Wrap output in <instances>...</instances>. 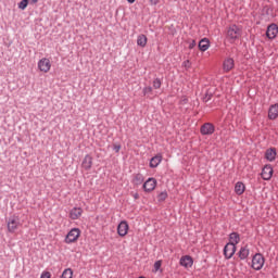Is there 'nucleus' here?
Returning a JSON list of instances; mask_svg holds the SVG:
<instances>
[{
    "instance_id": "58836bf2",
    "label": "nucleus",
    "mask_w": 278,
    "mask_h": 278,
    "mask_svg": "<svg viewBox=\"0 0 278 278\" xmlns=\"http://www.w3.org/2000/svg\"><path fill=\"white\" fill-rule=\"evenodd\" d=\"M205 101H210V98H206Z\"/></svg>"
},
{
    "instance_id": "7ed1b4c3",
    "label": "nucleus",
    "mask_w": 278,
    "mask_h": 278,
    "mask_svg": "<svg viewBox=\"0 0 278 278\" xmlns=\"http://www.w3.org/2000/svg\"><path fill=\"white\" fill-rule=\"evenodd\" d=\"M18 227H21V218L16 215L11 216L8 220V231L14 233Z\"/></svg>"
},
{
    "instance_id": "ddd939ff",
    "label": "nucleus",
    "mask_w": 278,
    "mask_h": 278,
    "mask_svg": "<svg viewBox=\"0 0 278 278\" xmlns=\"http://www.w3.org/2000/svg\"><path fill=\"white\" fill-rule=\"evenodd\" d=\"M277 117H278V103L270 105L268 110L269 121H276Z\"/></svg>"
},
{
    "instance_id": "a878e982",
    "label": "nucleus",
    "mask_w": 278,
    "mask_h": 278,
    "mask_svg": "<svg viewBox=\"0 0 278 278\" xmlns=\"http://www.w3.org/2000/svg\"><path fill=\"white\" fill-rule=\"evenodd\" d=\"M153 88L155 90H160V88H162V80H160V78L153 80Z\"/></svg>"
},
{
    "instance_id": "bb28decb",
    "label": "nucleus",
    "mask_w": 278,
    "mask_h": 278,
    "mask_svg": "<svg viewBox=\"0 0 278 278\" xmlns=\"http://www.w3.org/2000/svg\"><path fill=\"white\" fill-rule=\"evenodd\" d=\"M165 199H168V193L166 191H163L157 195V200L160 202L164 201Z\"/></svg>"
},
{
    "instance_id": "f704fd0d",
    "label": "nucleus",
    "mask_w": 278,
    "mask_h": 278,
    "mask_svg": "<svg viewBox=\"0 0 278 278\" xmlns=\"http://www.w3.org/2000/svg\"><path fill=\"white\" fill-rule=\"evenodd\" d=\"M114 151H115V153H118V151H121V146L115 144L114 146Z\"/></svg>"
},
{
    "instance_id": "f3484780",
    "label": "nucleus",
    "mask_w": 278,
    "mask_h": 278,
    "mask_svg": "<svg viewBox=\"0 0 278 278\" xmlns=\"http://www.w3.org/2000/svg\"><path fill=\"white\" fill-rule=\"evenodd\" d=\"M162 164V154H157L150 161V168H157Z\"/></svg>"
},
{
    "instance_id": "423d86ee",
    "label": "nucleus",
    "mask_w": 278,
    "mask_h": 278,
    "mask_svg": "<svg viewBox=\"0 0 278 278\" xmlns=\"http://www.w3.org/2000/svg\"><path fill=\"white\" fill-rule=\"evenodd\" d=\"M117 233L121 238H125L129 233V224L127 220H122L117 226Z\"/></svg>"
},
{
    "instance_id": "6e6552de",
    "label": "nucleus",
    "mask_w": 278,
    "mask_h": 278,
    "mask_svg": "<svg viewBox=\"0 0 278 278\" xmlns=\"http://www.w3.org/2000/svg\"><path fill=\"white\" fill-rule=\"evenodd\" d=\"M236 254V245L232 243H227L224 248V255L226 260H231Z\"/></svg>"
},
{
    "instance_id": "5701e85b",
    "label": "nucleus",
    "mask_w": 278,
    "mask_h": 278,
    "mask_svg": "<svg viewBox=\"0 0 278 278\" xmlns=\"http://www.w3.org/2000/svg\"><path fill=\"white\" fill-rule=\"evenodd\" d=\"M147 37L144 35H139L138 38H137V45L138 47H147Z\"/></svg>"
},
{
    "instance_id": "1a4fd4ad",
    "label": "nucleus",
    "mask_w": 278,
    "mask_h": 278,
    "mask_svg": "<svg viewBox=\"0 0 278 278\" xmlns=\"http://www.w3.org/2000/svg\"><path fill=\"white\" fill-rule=\"evenodd\" d=\"M157 186V180L155 178H149L144 184H143V190L144 192H153Z\"/></svg>"
},
{
    "instance_id": "aec40b11",
    "label": "nucleus",
    "mask_w": 278,
    "mask_h": 278,
    "mask_svg": "<svg viewBox=\"0 0 278 278\" xmlns=\"http://www.w3.org/2000/svg\"><path fill=\"white\" fill-rule=\"evenodd\" d=\"M239 243H240V235H238L237 232L230 233L228 244H233L236 247V244H239Z\"/></svg>"
},
{
    "instance_id": "e433bc0d",
    "label": "nucleus",
    "mask_w": 278,
    "mask_h": 278,
    "mask_svg": "<svg viewBox=\"0 0 278 278\" xmlns=\"http://www.w3.org/2000/svg\"><path fill=\"white\" fill-rule=\"evenodd\" d=\"M134 198H135V199H138V198H139L138 193H135Z\"/></svg>"
},
{
    "instance_id": "f03ea898",
    "label": "nucleus",
    "mask_w": 278,
    "mask_h": 278,
    "mask_svg": "<svg viewBox=\"0 0 278 278\" xmlns=\"http://www.w3.org/2000/svg\"><path fill=\"white\" fill-rule=\"evenodd\" d=\"M80 236H81V230H79V228H73L67 233V236L65 238V243L73 244V242H77V240H79Z\"/></svg>"
},
{
    "instance_id": "c85d7f7f",
    "label": "nucleus",
    "mask_w": 278,
    "mask_h": 278,
    "mask_svg": "<svg viewBox=\"0 0 278 278\" xmlns=\"http://www.w3.org/2000/svg\"><path fill=\"white\" fill-rule=\"evenodd\" d=\"M135 184H142V175L137 174L134 179Z\"/></svg>"
},
{
    "instance_id": "2f4dec72",
    "label": "nucleus",
    "mask_w": 278,
    "mask_h": 278,
    "mask_svg": "<svg viewBox=\"0 0 278 278\" xmlns=\"http://www.w3.org/2000/svg\"><path fill=\"white\" fill-rule=\"evenodd\" d=\"M40 278H51V273L49 271H43L40 276Z\"/></svg>"
},
{
    "instance_id": "f257e3e1",
    "label": "nucleus",
    "mask_w": 278,
    "mask_h": 278,
    "mask_svg": "<svg viewBox=\"0 0 278 278\" xmlns=\"http://www.w3.org/2000/svg\"><path fill=\"white\" fill-rule=\"evenodd\" d=\"M242 36V28H240L237 25H231L230 27H228L227 29V34H226V40H228V42H231L233 45V42H236L237 40H239V38Z\"/></svg>"
},
{
    "instance_id": "6ab92c4d",
    "label": "nucleus",
    "mask_w": 278,
    "mask_h": 278,
    "mask_svg": "<svg viewBox=\"0 0 278 278\" xmlns=\"http://www.w3.org/2000/svg\"><path fill=\"white\" fill-rule=\"evenodd\" d=\"M244 190H247V187L242 182L238 181L235 186L236 194L240 197L241 194H244Z\"/></svg>"
},
{
    "instance_id": "c756f323",
    "label": "nucleus",
    "mask_w": 278,
    "mask_h": 278,
    "mask_svg": "<svg viewBox=\"0 0 278 278\" xmlns=\"http://www.w3.org/2000/svg\"><path fill=\"white\" fill-rule=\"evenodd\" d=\"M153 92V88L151 87H144L143 88V94L147 96V94H151Z\"/></svg>"
},
{
    "instance_id": "cd10ccee",
    "label": "nucleus",
    "mask_w": 278,
    "mask_h": 278,
    "mask_svg": "<svg viewBox=\"0 0 278 278\" xmlns=\"http://www.w3.org/2000/svg\"><path fill=\"white\" fill-rule=\"evenodd\" d=\"M153 273H157L162 268V261H156L153 266Z\"/></svg>"
},
{
    "instance_id": "0eeeda50",
    "label": "nucleus",
    "mask_w": 278,
    "mask_h": 278,
    "mask_svg": "<svg viewBox=\"0 0 278 278\" xmlns=\"http://www.w3.org/2000/svg\"><path fill=\"white\" fill-rule=\"evenodd\" d=\"M214 131H216V128L213 126L212 123H205L200 128V134H202V136H212Z\"/></svg>"
},
{
    "instance_id": "9d476101",
    "label": "nucleus",
    "mask_w": 278,
    "mask_h": 278,
    "mask_svg": "<svg viewBox=\"0 0 278 278\" xmlns=\"http://www.w3.org/2000/svg\"><path fill=\"white\" fill-rule=\"evenodd\" d=\"M277 34H278L277 24H270L267 27V31H266L267 38H269V40H273V39L277 38Z\"/></svg>"
},
{
    "instance_id": "4be33fe9",
    "label": "nucleus",
    "mask_w": 278,
    "mask_h": 278,
    "mask_svg": "<svg viewBox=\"0 0 278 278\" xmlns=\"http://www.w3.org/2000/svg\"><path fill=\"white\" fill-rule=\"evenodd\" d=\"M249 248L248 247H243L240 249L239 251V257L240 260H247V257H249Z\"/></svg>"
},
{
    "instance_id": "473e14b6",
    "label": "nucleus",
    "mask_w": 278,
    "mask_h": 278,
    "mask_svg": "<svg viewBox=\"0 0 278 278\" xmlns=\"http://www.w3.org/2000/svg\"><path fill=\"white\" fill-rule=\"evenodd\" d=\"M197 47V41L192 40V42L189 45V49H193Z\"/></svg>"
},
{
    "instance_id": "2eb2a0df",
    "label": "nucleus",
    "mask_w": 278,
    "mask_h": 278,
    "mask_svg": "<svg viewBox=\"0 0 278 278\" xmlns=\"http://www.w3.org/2000/svg\"><path fill=\"white\" fill-rule=\"evenodd\" d=\"M265 157L268 162H275V159L277 157V150L275 148L266 150Z\"/></svg>"
},
{
    "instance_id": "7c9ffc66",
    "label": "nucleus",
    "mask_w": 278,
    "mask_h": 278,
    "mask_svg": "<svg viewBox=\"0 0 278 278\" xmlns=\"http://www.w3.org/2000/svg\"><path fill=\"white\" fill-rule=\"evenodd\" d=\"M182 66L185 68H190V66H192V63H190V60H186V61H184Z\"/></svg>"
},
{
    "instance_id": "20e7f679",
    "label": "nucleus",
    "mask_w": 278,
    "mask_h": 278,
    "mask_svg": "<svg viewBox=\"0 0 278 278\" xmlns=\"http://www.w3.org/2000/svg\"><path fill=\"white\" fill-rule=\"evenodd\" d=\"M37 67L40 73H49V71H51V60L47 58L40 59L37 63Z\"/></svg>"
},
{
    "instance_id": "9b49d317",
    "label": "nucleus",
    "mask_w": 278,
    "mask_h": 278,
    "mask_svg": "<svg viewBox=\"0 0 278 278\" xmlns=\"http://www.w3.org/2000/svg\"><path fill=\"white\" fill-rule=\"evenodd\" d=\"M81 214H84L81 207H74L70 212V218H72V220H78V218H81Z\"/></svg>"
},
{
    "instance_id": "b1692460",
    "label": "nucleus",
    "mask_w": 278,
    "mask_h": 278,
    "mask_svg": "<svg viewBox=\"0 0 278 278\" xmlns=\"http://www.w3.org/2000/svg\"><path fill=\"white\" fill-rule=\"evenodd\" d=\"M61 278H73V269L67 268L63 271Z\"/></svg>"
},
{
    "instance_id": "393cba45",
    "label": "nucleus",
    "mask_w": 278,
    "mask_h": 278,
    "mask_svg": "<svg viewBox=\"0 0 278 278\" xmlns=\"http://www.w3.org/2000/svg\"><path fill=\"white\" fill-rule=\"evenodd\" d=\"M27 5H29V0H22V1L18 3V9H20V10H26V9H27Z\"/></svg>"
},
{
    "instance_id": "4c0bfd02",
    "label": "nucleus",
    "mask_w": 278,
    "mask_h": 278,
    "mask_svg": "<svg viewBox=\"0 0 278 278\" xmlns=\"http://www.w3.org/2000/svg\"><path fill=\"white\" fill-rule=\"evenodd\" d=\"M38 0H30L31 3H36Z\"/></svg>"
},
{
    "instance_id": "a211bd4d",
    "label": "nucleus",
    "mask_w": 278,
    "mask_h": 278,
    "mask_svg": "<svg viewBox=\"0 0 278 278\" xmlns=\"http://www.w3.org/2000/svg\"><path fill=\"white\" fill-rule=\"evenodd\" d=\"M235 66L233 59H226L224 61V71L225 73H229Z\"/></svg>"
},
{
    "instance_id": "c9c22d12",
    "label": "nucleus",
    "mask_w": 278,
    "mask_h": 278,
    "mask_svg": "<svg viewBox=\"0 0 278 278\" xmlns=\"http://www.w3.org/2000/svg\"><path fill=\"white\" fill-rule=\"evenodd\" d=\"M128 3H136V0H127Z\"/></svg>"
},
{
    "instance_id": "39448f33",
    "label": "nucleus",
    "mask_w": 278,
    "mask_h": 278,
    "mask_svg": "<svg viewBox=\"0 0 278 278\" xmlns=\"http://www.w3.org/2000/svg\"><path fill=\"white\" fill-rule=\"evenodd\" d=\"M264 256L262 254H255L252 258V268L254 270H262L264 268Z\"/></svg>"
},
{
    "instance_id": "dca6fc26",
    "label": "nucleus",
    "mask_w": 278,
    "mask_h": 278,
    "mask_svg": "<svg viewBox=\"0 0 278 278\" xmlns=\"http://www.w3.org/2000/svg\"><path fill=\"white\" fill-rule=\"evenodd\" d=\"M81 166H83V168H85V170H90L92 168V157L89 154H87L84 157Z\"/></svg>"
},
{
    "instance_id": "f8f14e48",
    "label": "nucleus",
    "mask_w": 278,
    "mask_h": 278,
    "mask_svg": "<svg viewBox=\"0 0 278 278\" xmlns=\"http://www.w3.org/2000/svg\"><path fill=\"white\" fill-rule=\"evenodd\" d=\"M262 178L265 181H268L273 177V167L270 165H266L262 170Z\"/></svg>"
},
{
    "instance_id": "72a5a7b5",
    "label": "nucleus",
    "mask_w": 278,
    "mask_h": 278,
    "mask_svg": "<svg viewBox=\"0 0 278 278\" xmlns=\"http://www.w3.org/2000/svg\"><path fill=\"white\" fill-rule=\"evenodd\" d=\"M160 3V0H150L151 5H157Z\"/></svg>"
},
{
    "instance_id": "4468645a",
    "label": "nucleus",
    "mask_w": 278,
    "mask_h": 278,
    "mask_svg": "<svg viewBox=\"0 0 278 278\" xmlns=\"http://www.w3.org/2000/svg\"><path fill=\"white\" fill-rule=\"evenodd\" d=\"M192 264H194V261L189 255L182 256L180 258V266H184L185 268H192Z\"/></svg>"
},
{
    "instance_id": "412c9836",
    "label": "nucleus",
    "mask_w": 278,
    "mask_h": 278,
    "mask_svg": "<svg viewBox=\"0 0 278 278\" xmlns=\"http://www.w3.org/2000/svg\"><path fill=\"white\" fill-rule=\"evenodd\" d=\"M199 49H200V51H207V49H210V39L203 38L199 42Z\"/></svg>"
}]
</instances>
